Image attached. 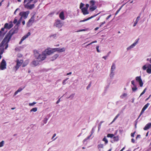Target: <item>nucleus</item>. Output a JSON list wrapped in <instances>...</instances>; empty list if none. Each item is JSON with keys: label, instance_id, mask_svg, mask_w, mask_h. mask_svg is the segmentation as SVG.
Here are the masks:
<instances>
[{"label": "nucleus", "instance_id": "obj_1", "mask_svg": "<svg viewBox=\"0 0 151 151\" xmlns=\"http://www.w3.org/2000/svg\"><path fill=\"white\" fill-rule=\"evenodd\" d=\"M17 32V31L13 29H11L6 35L0 44V54L1 55L4 51V47L6 49L8 46V43L12 37L15 33Z\"/></svg>", "mask_w": 151, "mask_h": 151}, {"label": "nucleus", "instance_id": "obj_2", "mask_svg": "<svg viewBox=\"0 0 151 151\" xmlns=\"http://www.w3.org/2000/svg\"><path fill=\"white\" fill-rule=\"evenodd\" d=\"M17 32V31L13 29H11L6 35L0 44V54L1 55L4 51V47L6 49L8 46V43L12 37L15 33Z\"/></svg>", "mask_w": 151, "mask_h": 151}, {"label": "nucleus", "instance_id": "obj_3", "mask_svg": "<svg viewBox=\"0 0 151 151\" xmlns=\"http://www.w3.org/2000/svg\"><path fill=\"white\" fill-rule=\"evenodd\" d=\"M28 0H24V7L27 9H31L34 7V4H30L31 2L33 1L30 0L26 4L25 3L28 1Z\"/></svg>", "mask_w": 151, "mask_h": 151}, {"label": "nucleus", "instance_id": "obj_4", "mask_svg": "<svg viewBox=\"0 0 151 151\" xmlns=\"http://www.w3.org/2000/svg\"><path fill=\"white\" fill-rule=\"evenodd\" d=\"M36 53H35V56L37 59L39 60L40 61L43 60L45 59L46 56L45 53H43V52L41 55H39V53L37 51H36Z\"/></svg>", "mask_w": 151, "mask_h": 151}, {"label": "nucleus", "instance_id": "obj_5", "mask_svg": "<svg viewBox=\"0 0 151 151\" xmlns=\"http://www.w3.org/2000/svg\"><path fill=\"white\" fill-rule=\"evenodd\" d=\"M15 62L16 63V64L14 66V68L15 69V70L17 71L23 64V60H19L17 58Z\"/></svg>", "mask_w": 151, "mask_h": 151}, {"label": "nucleus", "instance_id": "obj_6", "mask_svg": "<svg viewBox=\"0 0 151 151\" xmlns=\"http://www.w3.org/2000/svg\"><path fill=\"white\" fill-rule=\"evenodd\" d=\"M142 69L144 70H146V72L147 73H151V64H145L142 66Z\"/></svg>", "mask_w": 151, "mask_h": 151}, {"label": "nucleus", "instance_id": "obj_7", "mask_svg": "<svg viewBox=\"0 0 151 151\" xmlns=\"http://www.w3.org/2000/svg\"><path fill=\"white\" fill-rule=\"evenodd\" d=\"M29 13V11L26 12H21L19 13V15L21 16L22 18L24 19H26L28 17V14Z\"/></svg>", "mask_w": 151, "mask_h": 151}, {"label": "nucleus", "instance_id": "obj_8", "mask_svg": "<svg viewBox=\"0 0 151 151\" xmlns=\"http://www.w3.org/2000/svg\"><path fill=\"white\" fill-rule=\"evenodd\" d=\"M54 25L56 27L59 28H60L63 25V24L61 22L60 20L59 19H57L55 21Z\"/></svg>", "mask_w": 151, "mask_h": 151}, {"label": "nucleus", "instance_id": "obj_9", "mask_svg": "<svg viewBox=\"0 0 151 151\" xmlns=\"http://www.w3.org/2000/svg\"><path fill=\"white\" fill-rule=\"evenodd\" d=\"M116 66L115 63H113L111 66V73L110 74V76L111 78H112L114 77V71L115 69Z\"/></svg>", "mask_w": 151, "mask_h": 151}, {"label": "nucleus", "instance_id": "obj_10", "mask_svg": "<svg viewBox=\"0 0 151 151\" xmlns=\"http://www.w3.org/2000/svg\"><path fill=\"white\" fill-rule=\"evenodd\" d=\"M6 64L5 60L4 59H3L1 62L0 69L1 70H3L6 68Z\"/></svg>", "mask_w": 151, "mask_h": 151}, {"label": "nucleus", "instance_id": "obj_11", "mask_svg": "<svg viewBox=\"0 0 151 151\" xmlns=\"http://www.w3.org/2000/svg\"><path fill=\"white\" fill-rule=\"evenodd\" d=\"M138 39H136L133 43L127 48V51L133 48L138 44Z\"/></svg>", "mask_w": 151, "mask_h": 151}, {"label": "nucleus", "instance_id": "obj_12", "mask_svg": "<svg viewBox=\"0 0 151 151\" xmlns=\"http://www.w3.org/2000/svg\"><path fill=\"white\" fill-rule=\"evenodd\" d=\"M35 17L34 15H33L31 18L29 20L27 23V26L28 27L30 26L34 23L35 20Z\"/></svg>", "mask_w": 151, "mask_h": 151}, {"label": "nucleus", "instance_id": "obj_13", "mask_svg": "<svg viewBox=\"0 0 151 151\" xmlns=\"http://www.w3.org/2000/svg\"><path fill=\"white\" fill-rule=\"evenodd\" d=\"M13 26V24L12 22V21H10L9 23H5L4 25V27L5 28V29H9L12 27Z\"/></svg>", "mask_w": 151, "mask_h": 151}, {"label": "nucleus", "instance_id": "obj_14", "mask_svg": "<svg viewBox=\"0 0 151 151\" xmlns=\"http://www.w3.org/2000/svg\"><path fill=\"white\" fill-rule=\"evenodd\" d=\"M65 50V49L64 47H63L62 48H54L52 49V52H64Z\"/></svg>", "mask_w": 151, "mask_h": 151}, {"label": "nucleus", "instance_id": "obj_15", "mask_svg": "<svg viewBox=\"0 0 151 151\" xmlns=\"http://www.w3.org/2000/svg\"><path fill=\"white\" fill-rule=\"evenodd\" d=\"M135 79L136 81L138 82L140 86L141 87H142L143 84L142 80L141 78V76H137L136 77Z\"/></svg>", "mask_w": 151, "mask_h": 151}, {"label": "nucleus", "instance_id": "obj_16", "mask_svg": "<svg viewBox=\"0 0 151 151\" xmlns=\"http://www.w3.org/2000/svg\"><path fill=\"white\" fill-rule=\"evenodd\" d=\"M43 53L46 55V56L47 55H51L52 53L53 52L52 51V49L50 50H46L45 51L43 52Z\"/></svg>", "mask_w": 151, "mask_h": 151}, {"label": "nucleus", "instance_id": "obj_17", "mask_svg": "<svg viewBox=\"0 0 151 151\" xmlns=\"http://www.w3.org/2000/svg\"><path fill=\"white\" fill-rule=\"evenodd\" d=\"M82 12L84 15H86L88 14L89 12L88 11V9L85 8H83L81 9Z\"/></svg>", "mask_w": 151, "mask_h": 151}, {"label": "nucleus", "instance_id": "obj_18", "mask_svg": "<svg viewBox=\"0 0 151 151\" xmlns=\"http://www.w3.org/2000/svg\"><path fill=\"white\" fill-rule=\"evenodd\" d=\"M151 127V123H149L146 125L143 129L145 130H146L150 129Z\"/></svg>", "mask_w": 151, "mask_h": 151}, {"label": "nucleus", "instance_id": "obj_19", "mask_svg": "<svg viewBox=\"0 0 151 151\" xmlns=\"http://www.w3.org/2000/svg\"><path fill=\"white\" fill-rule=\"evenodd\" d=\"M100 13H101V12H100L99 13L97 14L94 15L92 16L91 17L88 18L87 19H85L83 20H82V21H81V22H85V21H87L90 19H92V18L96 17V16H97V15H99V14H100Z\"/></svg>", "mask_w": 151, "mask_h": 151}, {"label": "nucleus", "instance_id": "obj_20", "mask_svg": "<svg viewBox=\"0 0 151 151\" xmlns=\"http://www.w3.org/2000/svg\"><path fill=\"white\" fill-rule=\"evenodd\" d=\"M59 17L63 20L65 19V16L63 12H61L59 14Z\"/></svg>", "mask_w": 151, "mask_h": 151}, {"label": "nucleus", "instance_id": "obj_21", "mask_svg": "<svg viewBox=\"0 0 151 151\" xmlns=\"http://www.w3.org/2000/svg\"><path fill=\"white\" fill-rule=\"evenodd\" d=\"M39 64V61L38 60H33L32 63V64L34 66H36Z\"/></svg>", "mask_w": 151, "mask_h": 151}, {"label": "nucleus", "instance_id": "obj_22", "mask_svg": "<svg viewBox=\"0 0 151 151\" xmlns=\"http://www.w3.org/2000/svg\"><path fill=\"white\" fill-rule=\"evenodd\" d=\"M31 34L30 32H28L27 34L24 35L23 37H22V40H25L26 38H27L28 36L30 35Z\"/></svg>", "mask_w": 151, "mask_h": 151}, {"label": "nucleus", "instance_id": "obj_23", "mask_svg": "<svg viewBox=\"0 0 151 151\" xmlns=\"http://www.w3.org/2000/svg\"><path fill=\"white\" fill-rule=\"evenodd\" d=\"M59 55L58 54H56L54 55L52 57L50 58V60L51 61H53L55 60L58 57Z\"/></svg>", "mask_w": 151, "mask_h": 151}, {"label": "nucleus", "instance_id": "obj_24", "mask_svg": "<svg viewBox=\"0 0 151 151\" xmlns=\"http://www.w3.org/2000/svg\"><path fill=\"white\" fill-rule=\"evenodd\" d=\"M140 18V16H138L136 20L135 21V22H134V25H133V26L134 27H135L136 26V24H137V23L138 21L139 20V19Z\"/></svg>", "mask_w": 151, "mask_h": 151}, {"label": "nucleus", "instance_id": "obj_25", "mask_svg": "<svg viewBox=\"0 0 151 151\" xmlns=\"http://www.w3.org/2000/svg\"><path fill=\"white\" fill-rule=\"evenodd\" d=\"M97 8L96 6H90V10L91 11H93L95 10Z\"/></svg>", "mask_w": 151, "mask_h": 151}, {"label": "nucleus", "instance_id": "obj_26", "mask_svg": "<svg viewBox=\"0 0 151 151\" xmlns=\"http://www.w3.org/2000/svg\"><path fill=\"white\" fill-rule=\"evenodd\" d=\"M29 61L28 60H26L24 61L22 64V67H24L26 66L29 63Z\"/></svg>", "mask_w": 151, "mask_h": 151}, {"label": "nucleus", "instance_id": "obj_27", "mask_svg": "<svg viewBox=\"0 0 151 151\" xmlns=\"http://www.w3.org/2000/svg\"><path fill=\"white\" fill-rule=\"evenodd\" d=\"M102 141L105 142V145H106L108 143V140L105 137L103 139Z\"/></svg>", "mask_w": 151, "mask_h": 151}, {"label": "nucleus", "instance_id": "obj_28", "mask_svg": "<svg viewBox=\"0 0 151 151\" xmlns=\"http://www.w3.org/2000/svg\"><path fill=\"white\" fill-rule=\"evenodd\" d=\"M120 114L119 113L114 118L113 120L111 123V124H112L113 122H114L115 121V120L118 118V117L119 116Z\"/></svg>", "mask_w": 151, "mask_h": 151}, {"label": "nucleus", "instance_id": "obj_29", "mask_svg": "<svg viewBox=\"0 0 151 151\" xmlns=\"http://www.w3.org/2000/svg\"><path fill=\"white\" fill-rule=\"evenodd\" d=\"M149 105H150V104L149 103H147V104H146V105H145L143 107V108L142 109H143L144 110H146V109H147V108L149 106Z\"/></svg>", "mask_w": 151, "mask_h": 151}, {"label": "nucleus", "instance_id": "obj_30", "mask_svg": "<svg viewBox=\"0 0 151 151\" xmlns=\"http://www.w3.org/2000/svg\"><path fill=\"white\" fill-rule=\"evenodd\" d=\"M22 17H20V19H19V20L18 21L17 24H16V25H19L21 23V21L22 20Z\"/></svg>", "mask_w": 151, "mask_h": 151}, {"label": "nucleus", "instance_id": "obj_31", "mask_svg": "<svg viewBox=\"0 0 151 151\" xmlns=\"http://www.w3.org/2000/svg\"><path fill=\"white\" fill-rule=\"evenodd\" d=\"M90 4L91 5V6H93L95 4V1L92 0H91L90 1Z\"/></svg>", "mask_w": 151, "mask_h": 151}, {"label": "nucleus", "instance_id": "obj_32", "mask_svg": "<svg viewBox=\"0 0 151 151\" xmlns=\"http://www.w3.org/2000/svg\"><path fill=\"white\" fill-rule=\"evenodd\" d=\"M37 110V107H35L32 109L30 111V112L32 111H33L35 112Z\"/></svg>", "mask_w": 151, "mask_h": 151}, {"label": "nucleus", "instance_id": "obj_33", "mask_svg": "<svg viewBox=\"0 0 151 151\" xmlns=\"http://www.w3.org/2000/svg\"><path fill=\"white\" fill-rule=\"evenodd\" d=\"M114 135L113 134H107V137H108L112 138L114 137Z\"/></svg>", "mask_w": 151, "mask_h": 151}, {"label": "nucleus", "instance_id": "obj_34", "mask_svg": "<svg viewBox=\"0 0 151 151\" xmlns=\"http://www.w3.org/2000/svg\"><path fill=\"white\" fill-rule=\"evenodd\" d=\"M96 128V126L93 127V128H92V129L91 132V134L92 135L94 133Z\"/></svg>", "mask_w": 151, "mask_h": 151}, {"label": "nucleus", "instance_id": "obj_35", "mask_svg": "<svg viewBox=\"0 0 151 151\" xmlns=\"http://www.w3.org/2000/svg\"><path fill=\"white\" fill-rule=\"evenodd\" d=\"M75 93H73L71 94L68 98H70L71 99H73L75 96Z\"/></svg>", "mask_w": 151, "mask_h": 151}, {"label": "nucleus", "instance_id": "obj_36", "mask_svg": "<svg viewBox=\"0 0 151 151\" xmlns=\"http://www.w3.org/2000/svg\"><path fill=\"white\" fill-rule=\"evenodd\" d=\"M98 148H103L104 147V145L102 144H100L98 145Z\"/></svg>", "mask_w": 151, "mask_h": 151}, {"label": "nucleus", "instance_id": "obj_37", "mask_svg": "<svg viewBox=\"0 0 151 151\" xmlns=\"http://www.w3.org/2000/svg\"><path fill=\"white\" fill-rule=\"evenodd\" d=\"M92 134H91L90 136H88L85 139H84V140H83V141L84 142L86 141L87 139H88L90 138L91 137V136H92Z\"/></svg>", "mask_w": 151, "mask_h": 151}, {"label": "nucleus", "instance_id": "obj_38", "mask_svg": "<svg viewBox=\"0 0 151 151\" xmlns=\"http://www.w3.org/2000/svg\"><path fill=\"white\" fill-rule=\"evenodd\" d=\"M113 139L114 141H117L119 140V137L118 136L114 137H113Z\"/></svg>", "mask_w": 151, "mask_h": 151}, {"label": "nucleus", "instance_id": "obj_39", "mask_svg": "<svg viewBox=\"0 0 151 151\" xmlns=\"http://www.w3.org/2000/svg\"><path fill=\"white\" fill-rule=\"evenodd\" d=\"M147 90V88H145L144 90L141 93L139 97H140L141 96H142V95L145 93V92H146V90Z\"/></svg>", "mask_w": 151, "mask_h": 151}, {"label": "nucleus", "instance_id": "obj_40", "mask_svg": "<svg viewBox=\"0 0 151 151\" xmlns=\"http://www.w3.org/2000/svg\"><path fill=\"white\" fill-rule=\"evenodd\" d=\"M17 17H15L14 18V21H13V23L14 24H15L16 23H17Z\"/></svg>", "mask_w": 151, "mask_h": 151}, {"label": "nucleus", "instance_id": "obj_41", "mask_svg": "<svg viewBox=\"0 0 151 151\" xmlns=\"http://www.w3.org/2000/svg\"><path fill=\"white\" fill-rule=\"evenodd\" d=\"M4 141H2L0 142V147H3L4 146Z\"/></svg>", "mask_w": 151, "mask_h": 151}, {"label": "nucleus", "instance_id": "obj_42", "mask_svg": "<svg viewBox=\"0 0 151 151\" xmlns=\"http://www.w3.org/2000/svg\"><path fill=\"white\" fill-rule=\"evenodd\" d=\"M123 5L122 6H121L119 8V9L116 12V13H115V15H116V14H117L120 11V10L122 8V7H123Z\"/></svg>", "mask_w": 151, "mask_h": 151}, {"label": "nucleus", "instance_id": "obj_43", "mask_svg": "<svg viewBox=\"0 0 151 151\" xmlns=\"http://www.w3.org/2000/svg\"><path fill=\"white\" fill-rule=\"evenodd\" d=\"M84 4L82 3H81L80 5V8L82 9V7L84 6Z\"/></svg>", "mask_w": 151, "mask_h": 151}, {"label": "nucleus", "instance_id": "obj_44", "mask_svg": "<svg viewBox=\"0 0 151 151\" xmlns=\"http://www.w3.org/2000/svg\"><path fill=\"white\" fill-rule=\"evenodd\" d=\"M134 87H132V90L133 91H135L137 90V87H136V86H134Z\"/></svg>", "mask_w": 151, "mask_h": 151}, {"label": "nucleus", "instance_id": "obj_45", "mask_svg": "<svg viewBox=\"0 0 151 151\" xmlns=\"http://www.w3.org/2000/svg\"><path fill=\"white\" fill-rule=\"evenodd\" d=\"M127 94L126 93H123L122 95L120 96V97L122 98H123L124 97H125L127 96Z\"/></svg>", "mask_w": 151, "mask_h": 151}, {"label": "nucleus", "instance_id": "obj_46", "mask_svg": "<svg viewBox=\"0 0 151 151\" xmlns=\"http://www.w3.org/2000/svg\"><path fill=\"white\" fill-rule=\"evenodd\" d=\"M24 87L23 88H19L17 90V91L18 92H20L24 88Z\"/></svg>", "mask_w": 151, "mask_h": 151}, {"label": "nucleus", "instance_id": "obj_47", "mask_svg": "<svg viewBox=\"0 0 151 151\" xmlns=\"http://www.w3.org/2000/svg\"><path fill=\"white\" fill-rule=\"evenodd\" d=\"M36 103V102H34L32 103H30L29 104V106H32Z\"/></svg>", "mask_w": 151, "mask_h": 151}, {"label": "nucleus", "instance_id": "obj_48", "mask_svg": "<svg viewBox=\"0 0 151 151\" xmlns=\"http://www.w3.org/2000/svg\"><path fill=\"white\" fill-rule=\"evenodd\" d=\"M68 79V78H67L63 81V85H65V83H66L65 82Z\"/></svg>", "mask_w": 151, "mask_h": 151}, {"label": "nucleus", "instance_id": "obj_49", "mask_svg": "<svg viewBox=\"0 0 151 151\" xmlns=\"http://www.w3.org/2000/svg\"><path fill=\"white\" fill-rule=\"evenodd\" d=\"M103 121H101L100 122L99 125V127H98L99 130V129L101 127V125L102 123H103Z\"/></svg>", "mask_w": 151, "mask_h": 151}, {"label": "nucleus", "instance_id": "obj_50", "mask_svg": "<svg viewBox=\"0 0 151 151\" xmlns=\"http://www.w3.org/2000/svg\"><path fill=\"white\" fill-rule=\"evenodd\" d=\"M47 120H48V119L47 118H45L44 120H43V122L45 123V124H46L47 122Z\"/></svg>", "mask_w": 151, "mask_h": 151}, {"label": "nucleus", "instance_id": "obj_51", "mask_svg": "<svg viewBox=\"0 0 151 151\" xmlns=\"http://www.w3.org/2000/svg\"><path fill=\"white\" fill-rule=\"evenodd\" d=\"M145 110H144V109H142L141 111V112L140 113V114H139V117H140L141 115H142V114L144 112V111H145Z\"/></svg>", "mask_w": 151, "mask_h": 151}, {"label": "nucleus", "instance_id": "obj_52", "mask_svg": "<svg viewBox=\"0 0 151 151\" xmlns=\"http://www.w3.org/2000/svg\"><path fill=\"white\" fill-rule=\"evenodd\" d=\"M99 46H97L96 47V50L97 51V52H100V51L99 50Z\"/></svg>", "mask_w": 151, "mask_h": 151}, {"label": "nucleus", "instance_id": "obj_53", "mask_svg": "<svg viewBox=\"0 0 151 151\" xmlns=\"http://www.w3.org/2000/svg\"><path fill=\"white\" fill-rule=\"evenodd\" d=\"M147 61L150 62L151 63V58H147Z\"/></svg>", "mask_w": 151, "mask_h": 151}, {"label": "nucleus", "instance_id": "obj_54", "mask_svg": "<svg viewBox=\"0 0 151 151\" xmlns=\"http://www.w3.org/2000/svg\"><path fill=\"white\" fill-rule=\"evenodd\" d=\"M4 34V33L0 30V36L3 35Z\"/></svg>", "mask_w": 151, "mask_h": 151}, {"label": "nucleus", "instance_id": "obj_55", "mask_svg": "<svg viewBox=\"0 0 151 151\" xmlns=\"http://www.w3.org/2000/svg\"><path fill=\"white\" fill-rule=\"evenodd\" d=\"M131 83L134 86H135L136 85L135 84L134 81V80H132L131 81Z\"/></svg>", "mask_w": 151, "mask_h": 151}, {"label": "nucleus", "instance_id": "obj_56", "mask_svg": "<svg viewBox=\"0 0 151 151\" xmlns=\"http://www.w3.org/2000/svg\"><path fill=\"white\" fill-rule=\"evenodd\" d=\"M105 23H106V22H105V21H104V22H102V23H100V25L99 27H101Z\"/></svg>", "mask_w": 151, "mask_h": 151}, {"label": "nucleus", "instance_id": "obj_57", "mask_svg": "<svg viewBox=\"0 0 151 151\" xmlns=\"http://www.w3.org/2000/svg\"><path fill=\"white\" fill-rule=\"evenodd\" d=\"M19 9H20L19 8H17V9L14 12V14L15 15L16 14V13L17 12V11L19 10Z\"/></svg>", "mask_w": 151, "mask_h": 151}, {"label": "nucleus", "instance_id": "obj_58", "mask_svg": "<svg viewBox=\"0 0 151 151\" xmlns=\"http://www.w3.org/2000/svg\"><path fill=\"white\" fill-rule=\"evenodd\" d=\"M54 12L50 13L48 14V16L50 17H52L54 14Z\"/></svg>", "mask_w": 151, "mask_h": 151}, {"label": "nucleus", "instance_id": "obj_59", "mask_svg": "<svg viewBox=\"0 0 151 151\" xmlns=\"http://www.w3.org/2000/svg\"><path fill=\"white\" fill-rule=\"evenodd\" d=\"M135 133V132H134L133 133H131V136L132 137H134Z\"/></svg>", "mask_w": 151, "mask_h": 151}, {"label": "nucleus", "instance_id": "obj_60", "mask_svg": "<svg viewBox=\"0 0 151 151\" xmlns=\"http://www.w3.org/2000/svg\"><path fill=\"white\" fill-rule=\"evenodd\" d=\"M91 84L90 83L89 84H88V86L87 87V88H86L87 89H88L89 88H90V87H91Z\"/></svg>", "mask_w": 151, "mask_h": 151}, {"label": "nucleus", "instance_id": "obj_61", "mask_svg": "<svg viewBox=\"0 0 151 151\" xmlns=\"http://www.w3.org/2000/svg\"><path fill=\"white\" fill-rule=\"evenodd\" d=\"M89 5L88 4H87L86 5V7H85L86 8H87V9H88V7H89Z\"/></svg>", "mask_w": 151, "mask_h": 151}, {"label": "nucleus", "instance_id": "obj_62", "mask_svg": "<svg viewBox=\"0 0 151 151\" xmlns=\"http://www.w3.org/2000/svg\"><path fill=\"white\" fill-rule=\"evenodd\" d=\"M5 28H4H4H2L1 29V31H2V32H4V29Z\"/></svg>", "mask_w": 151, "mask_h": 151}, {"label": "nucleus", "instance_id": "obj_63", "mask_svg": "<svg viewBox=\"0 0 151 151\" xmlns=\"http://www.w3.org/2000/svg\"><path fill=\"white\" fill-rule=\"evenodd\" d=\"M108 57V55H106V56H103L102 58L104 59L105 60H106V59Z\"/></svg>", "mask_w": 151, "mask_h": 151}, {"label": "nucleus", "instance_id": "obj_64", "mask_svg": "<svg viewBox=\"0 0 151 151\" xmlns=\"http://www.w3.org/2000/svg\"><path fill=\"white\" fill-rule=\"evenodd\" d=\"M131 142L132 143H134L135 142V140H134V139H133V138L132 139H131Z\"/></svg>", "mask_w": 151, "mask_h": 151}]
</instances>
